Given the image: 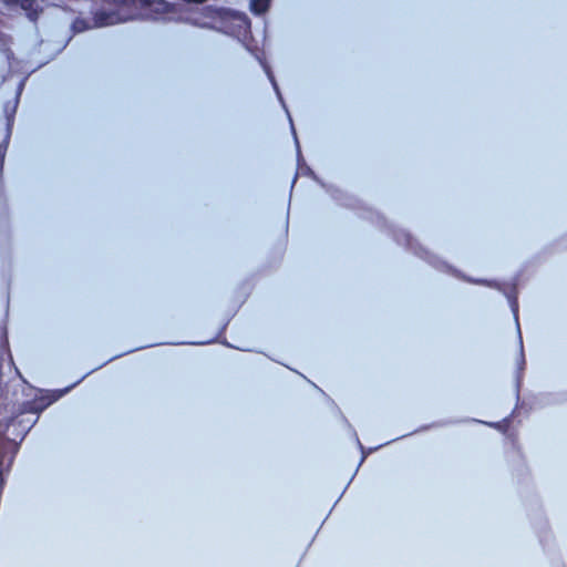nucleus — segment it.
Here are the masks:
<instances>
[{
    "mask_svg": "<svg viewBox=\"0 0 567 567\" xmlns=\"http://www.w3.org/2000/svg\"><path fill=\"white\" fill-rule=\"evenodd\" d=\"M392 243H395L399 246H402L406 251H410L412 255L417 257L419 259L426 262L433 269L442 272L449 277L455 278L457 280L472 284V285H481L486 288L494 289L496 291L502 290V286L508 285L514 286L519 276L525 270V265H523L517 271H515L508 280H502L498 278H487V277H475L466 274L457 266L447 261L440 255L433 252L430 248L424 246L417 237H415L409 229L402 228L394 223H392Z\"/></svg>",
    "mask_w": 567,
    "mask_h": 567,
    "instance_id": "nucleus-1",
    "label": "nucleus"
},
{
    "mask_svg": "<svg viewBox=\"0 0 567 567\" xmlns=\"http://www.w3.org/2000/svg\"><path fill=\"white\" fill-rule=\"evenodd\" d=\"M505 437L519 456V463L513 467L512 475L516 483L518 496L526 509L530 526L543 551L546 553L547 542L551 537V529L542 499L535 492L530 470L519 444L517 432L515 430L509 431Z\"/></svg>",
    "mask_w": 567,
    "mask_h": 567,
    "instance_id": "nucleus-2",
    "label": "nucleus"
},
{
    "mask_svg": "<svg viewBox=\"0 0 567 567\" xmlns=\"http://www.w3.org/2000/svg\"><path fill=\"white\" fill-rule=\"evenodd\" d=\"M115 10H97L93 16L96 28L113 25L135 19H165L173 6L165 0H102Z\"/></svg>",
    "mask_w": 567,
    "mask_h": 567,
    "instance_id": "nucleus-3",
    "label": "nucleus"
},
{
    "mask_svg": "<svg viewBox=\"0 0 567 567\" xmlns=\"http://www.w3.org/2000/svg\"><path fill=\"white\" fill-rule=\"evenodd\" d=\"M565 402H567V392H539L532 396L530 409L533 406L544 408L547 405H556Z\"/></svg>",
    "mask_w": 567,
    "mask_h": 567,
    "instance_id": "nucleus-4",
    "label": "nucleus"
},
{
    "mask_svg": "<svg viewBox=\"0 0 567 567\" xmlns=\"http://www.w3.org/2000/svg\"><path fill=\"white\" fill-rule=\"evenodd\" d=\"M525 364H526L525 351H524V348H520L517 351L516 368L514 371V394H515L516 403L519 400V389L523 383V377L520 374V370L523 369V367Z\"/></svg>",
    "mask_w": 567,
    "mask_h": 567,
    "instance_id": "nucleus-5",
    "label": "nucleus"
},
{
    "mask_svg": "<svg viewBox=\"0 0 567 567\" xmlns=\"http://www.w3.org/2000/svg\"><path fill=\"white\" fill-rule=\"evenodd\" d=\"M2 2L8 7L19 6L27 12V16L31 21H35L38 19V3L35 0H2Z\"/></svg>",
    "mask_w": 567,
    "mask_h": 567,
    "instance_id": "nucleus-6",
    "label": "nucleus"
},
{
    "mask_svg": "<svg viewBox=\"0 0 567 567\" xmlns=\"http://www.w3.org/2000/svg\"><path fill=\"white\" fill-rule=\"evenodd\" d=\"M499 292L505 297L514 321H519V301L517 295L513 291V289L505 288V285L502 286V290Z\"/></svg>",
    "mask_w": 567,
    "mask_h": 567,
    "instance_id": "nucleus-7",
    "label": "nucleus"
},
{
    "mask_svg": "<svg viewBox=\"0 0 567 567\" xmlns=\"http://www.w3.org/2000/svg\"><path fill=\"white\" fill-rule=\"evenodd\" d=\"M506 420H507V416L502 420H498V421H483V420L475 419V417L468 419L470 422L484 424V425L492 427L502 433H504L506 430V425H505Z\"/></svg>",
    "mask_w": 567,
    "mask_h": 567,
    "instance_id": "nucleus-8",
    "label": "nucleus"
},
{
    "mask_svg": "<svg viewBox=\"0 0 567 567\" xmlns=\"http://www.w3.org/2000/svg\"><path fill=\"white\" fill-rule=\"evenodd\" d=\"M10 134L11 132L9 126L4 130H1L2 141L0 142V171H2L8 143L10 140Z\"/></svg>",
    "mask_w": 567,
    "mask_h": 567,
    "instance_id": "nucleus-9",
    "label": "nucleus"
},
{
    "mask_svg": "<svg viewBox=\"0 0 567 567\" xmlns=\"http://www.w3.org/2000/svg\"><path fill=\"white\" fill-rule=\"evenodd\" d=\"M271 0H250V10L254 14L265 13Z\"/></svg>",
    "mask_w": 567,
    "mask_h": 567,
    "instance_id": "nucleus-10",
    "label": "nucleus"
},
{
    "mask_svg": "<svg viewBox=\"0 0 567 567\" xmlns=\"http://www.w3.org/2000/svg\"><path fill=\"white\" fill-rule=\"evenodd\" d=\"M72 28L75 32H83L90 29L91 25L86 20L78 18L74 20Z\"/></svg>",
    "mask_w": 567,
    "mask_h": 567,
    "instance_id": "nucleus-11",
    "label": "nucleus"
},
{
    "mask_svg": "<svg viewBox=\"0 0 567 567\" xmlns=\"http://www.w3.org/2000/svg\"><path fill=\"white\" fill-rule=\"evenodd\" d=\"M515 326H516V338H517L518 349H520V348H524V343H523V334H522L519 321H516Z\"/></svg>",
    "mask_w": 567,
    "mask_h": 567,
    "instance_id": "nucleus-12",
    "label": "nucleus"
},
{
    "mask_svg": "<svg viewBox=\"0 0 567 567\" xmlns=\"http://www.w3.org/2000/svg\"><path fill=\"white\" fill-rule=\"evenodd\" d=\"M554 249L564 246L567 249V234H565L559 240L550 245Z\"/></svg>",
    "mask_w": 567,
    "mask_h": 567,
    "instance_id": "nucleus-13",
    "label": "nucleus"
},
{
    "mask_svg": "<svg viewBox=\"0 0 567 567\" xmlns=\"http://www.w3.org/2000/svg\"><path fill=\"white\" fill-rule=\"evenodd\" d=\"M266 71H267L268 78H269L277 95L280 97L279 89H278V85H277V82H276L274 75L271 74V72L268 69Z\"/></svg>",
    "mask_w": 567,
    "mask_h": 567,
    "instance_id": "nucleus-14",
    "label": "nucleus"
},
{
    "mask_svg": "<svg viewBox=\"0 0 567 567\" xmlns=\"http://www.w3.org/2000/svg\"><path fill=\"white\" fill-rule=\"evenodd\" d=\"M186 3H204L206 0H183Z\"/></svg>",
    "mask_w": 567,
    "mask_h": 567,
    "instance_id": "nucleus-15",
    "label": "nucleus"
},
{
    "mask_svg": "<svg viewBox=\"0 0 567 567\" xmlns=\"http://www.w3.org/2000/svg\"><path fill=\"white\" fill-rule=\"evenodd\" d=\"M403 436H404V434H399V435H396V436H393V437L391 439V442H392V443H394L395 441H398V440L402 439Z\"/></svg>",
    "mask_w": 567,
    "mask_h": 567,
    "instance_id": "nucleus-16",
    "label": "nucleus"
},
{
    "mask_svg": "<svg viewBox=\"0 0 567 567\" xmlns=\"http://www.w3.org/2000/svg\"><path fill=\"white\" fill-rule=\"evenodd\" d=\"M433 424H434V423L429 424V426H430V425H433ZM426 427H427V425H421V426H419L416 430H417V431H421V430H424V429H426Z\"/></svg>",
    "mask_w": 567,
    "mask_h": 567,
    "instance_id": "nucleus-17",
    "label": "nucleus"
},
{
    "mask_svg": "<svg viewBox=\"0 0 567 567\" xmlns=\"http://www.w3.org/2000/svg\"><path fill=\"white\" fill-rule=\"evenodd\" d=\"M31 411H32V414H37L38 413V409H35V408H32Z\"/></svg>",
    "mask_w": 567,
    "mask_h": 567,
    "instance_id": "nucleus-18",
    "label": "nucleus"
},
{
    "mask_svg": "<svg viewBox=\"0 0 567 567\" xmlns=\"http://www.w3.org/2000/svg\"><path fill=\"white\" fill-rule=\"evenodd\" d=\"M358 441V445L360 446V449H362V445H361V442L357 439Z\"/></svg>",
    "mask_w": 567,
    "mask_h": 567,
    "instance_id": "nucleus-19",
    "label": "nucleus"
},
{
    "mask_svg": "<svg viewBox=\"0 0 567 567\" xmlns=\"http://www.w3.org/2000/svg\"><path fill=\"white\" fill-rule=\"evenodd\" d=\"M564 567H566V566L564 565Z\"/></svg>",
    "mask_w": 567,
    "mask_h": 567,
    "instance_id": "nucleus-20",
    "label": "nucleus"
}]
</instances>
